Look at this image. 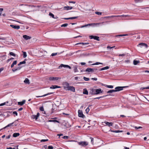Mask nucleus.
Listing matches in <instances>:
<instances>
[{
  "instance_id": "5fc2aeb1",
  "label": "nucleus",
  "mask_w": 149,
  "mask_h": 149,
  "mask_svg": "<svg viewBox=\"0 0 149 149\" xmlns=\"http://www.w3.org/2000/svg\"><path fill=\"white\" fill-rule=\"evenodd\" d=\"M95 14H96L98 15H101L102 14V13L101 12H95Z\"/></svg>"
},
{
  "instance_id": "338daca9",
  "label": "nucleus",
  "mask_w": 149,
  "mask_h": 149,
  "mask_svg": "<svg viewBox=\"0 0 149 149\" xmlns=\"http://www.w3.org/2000/svg\"><path fill=\"white\" fill-rule=\"evenodd\" d=\"M23 109L22 107H21L18 109V111H21Z\"/></svg>"
},
{
  "instance_id": "dca6fc26",
  "label": "nucleus",
  "mask_w": 149,
  "mask_h": 149,
  "mask_svg": "<svg viewBox=\"0 0 149 149\" xmlns=\"http://www.w3.org/2000/svg\"><path fill=\"white\" fill-rule=\"evenodd\" d=\"M23 37L26 40H28L31 38V37L26 35H24L23 36Z\"/></svg>"
},
{
  "instance_id": "0e129e2a",
  "label": "nucleus",
  "mask_w": 149,
  "mask_h": 149,
  "mask_svg": "<svg viewBox=\"0 0 149 149\" xmlns=\"http://www.w3.org/2000/svg\"><path fill=\"white\" fill-rule=\"evenodd\" d=\"M120 17H127L128 15H120Z\"/></svg>"
},
{
  "instance_id": "a878e982",
  "label": "nucleus",
  "mask_w": 149,
  "mask_h": 149,
  "mask_svg": "<svg viewBox=\"0 0 149 149\" xmlns=\"http://www.w3.org/2000/svg\"><path fill=\"white\" fill-rule=\"evenodd\" d=\"M17 63V61H14L13 63L11 64V68H13L14 65H15Z\"/></svg>"
},
{
  "instance_id": "052dcab7",
  "label": "nucleus",
  "mask_w": 149,
  "mask_h": 149,
  "mask_svg": "<svg viewBox=\"0 0 149 149\" xmlns=\"http://www.w3.org/2000/svg\"><path fill=\"white\" fill-rule=\"evenodd\" d=\"M119 16H118V15L114 16V15H113V16H110V17H119Z\"/></svg>"
},
{
  "instance_id": "1a4fd4ad",
  "label": "nucleus",
  "mask_w": 149,
  "mask_h": 149,
  "mask_svg": "<svg viewBox=\"0 0 149 149\" xmlns=\"http://www.w3.org/2000/svg\"><path fill=\"white\" fill-rule=\"evenodd\" d=\"M138 46H139V47H144L146 48H147L148 47V46L146 44L143 43H139Z\"/></svg>"
},
{
  "instance_id": "69168bd1",
  "label": "nucleus",
  "mask_w": 149,
  "mask_h": 149,
  "mask_svg": "<svg viewBox=\"0 0 149 149\" xmlns=\"http://www.w3.org/2000/svg\"><path fill=\"white\" fill-rule=\"evenodd\" d=\"M69 3H75L76 2L75 1H69Z\"/></svg>"
},
{
  "instance_id": "c03bdc74",
  "label": "nucleus",
  "mask_w": 149,
  "mask_h": 149,
  "mask_svg": "<svg viewBox=\"0 0 149 149\" xmlns=\"http://www.w3.org/2000/svg\"><path fill=\"white\" fill-rule=\"evenodd\" d=\"M84 79L86 81H88L89 80V78L85 77H84Z\"/></svg>"
},
{
  "instance_id": "6e6d98bb",
  "label": "nucleus",
  "mask_w": 149,
  "mask_h": 149,
  "mask_svg": "<svg viewBox=\"0 0 149 149\" xmlns=\"http://www.w3.org/2000/svg\"><path fill=\"white\" fill-rule=\"evenodd\" d=\"M69 138V137L67 136H64L63 137V139H68Z\"/></svg>"
},
{
  "instance_id": "a211bd4d",
  "label": "nucleus",
  "mask_w": 149,
  "mask_h": 149,
  "mask_svg": "<svg viewBox=\"0 0 149 149\" xmlns=\"http://www.w3.org/2000/svg\"><path fill=\"white\" fill-rule=\"evenodd\" d=\"M53 93H47V94H45L43 95H42V96H36V97H45V96H46L47 95H50V94H52Z\"/></svg>"
},
{
  "instance_id": "9b49d317",
  "label": "nucleus",
  "mask_w": 149,
  "mask_h": 149,
  "mask_svg": "<svg viewBox=\"0 0 149 149\" xmlns=\"http://www.w3.org/2000/svg\"><path fill=\"white\" fill-rule=\"evenodd\" d=\"M59 78L58 77H51L49 78V79L50 80L55 81L58 80Z\"/></svg>"
},
{
  "instance_id": "6ab92c4d",
  "label": "nucleus",
  "mask_w": 149,
  "mask_h": 149,
  "mask_svg": "<svg viewBox=\"0 0 149 149\" xmlns=\"http://www.w3.org/2000/svg\"><path fill=\"white\" fill-rule=\"evenodd\" d=\"M25 100H24L22 101V102H18V105H20L21 106L22 105H23L25 103Z\"/></svg>"
},
{
  "instance_id": "3c124183",
  "label": "nucleus",
  "mask_w": 149,
  "mask_h": 149,
  "mask_svg": "<svg viewBox=\"0 0 149 149\" xmlns=\"http://www.w3.org/2000/svg\"><path fill=\"white\" fill-rule=\"evenodd\" d=\"M53 147L51 146H49L48 147L47 149H53Z\"/></svg>"
},
{
  "instance_id": "79ce46f5",
  "label": "nucleus",
  "mask_w": 149,
  "mask_h": 149,
  "mask_svg": "<svg viewBox=\"0 0 149 149\" xmlns=\"http://www.w3.org/2000/svg\"><path fill=\"white\" fill-rule=\"evenodd\" d=\"M89 106H88V107L86 109V111L87 113H88L90 110V109L89 108Z\"/></svg>"
},
{
  "instance_id": "13d9d810",
  "label": "nucleus",
  "mask_w": 149,
  "mask_h": 149,
  "mask_svg": "<svg viewBox=\"0 0 149 149\" xmlns=\"http://www.w3.org/2000/svg\"><path fill=\"white\" fill-rule=\"evenodd\" d=\"M13 114H15L16 116H17V112L16 111H14L13 112Z\"/></svg>"
},
{
  "instance_id": "393cba45",
  "label": "nucleus",
  "mask_w": 149,
  "mask_h": 149,
  "mask_svg": "<svg viewBox=\"0 0 149 149\" xmlns=\"http://www.w3.org/2000/svg\"><path fill=\"white\" fill-rule=\"evenodd\" d=\"M89 44V43H83V42H80L77 43L76 44V45H78L79 44H82V45H87Z\"/></svg>"
},
{
  "instance_id": "c85d7f7f",
  "label": "nucleus",
  "mask_w": 149,
  "mask_h": 149,
  "mask_svg": "<svg viewBox=\"0 0 149 149\" xmlns=\"http://www.w3.org/2000/svg\"><path fill=\"white\" fill-rule=\"evenodd\" d=\"M116 92V91H115V90H110L107 91V93H112L113 92Z\"/></svg>"
},
{
  "instance_id": "ddd939ff",
  "label": "nucleus",
  "mask_w": 149,
  "mask_h": 149,
  "mask_svg": "<svg viewBox=\"0 0 149 149\" xmlns=\"http://www.w3.org/2000/svg\"><path fill=\"white\" fill-rule=\"evenodd\" d=\"M95 95L99 94L100 93H102V91L101 89H95Z\"/></svg>"
},
{
  "instance_id": "a19ab883",
  "label": "nucleus",
  "mask_w": 149,
  "mask_h": 149,
  "mask_svg": "<svg viewBox=\"0 0 149 149\" xmlns=\"http://www.w3.org/2000/svg\"><path fill=\"white\" fill-rule=\"evenodd\" d=\"M8 103V102H5L4 103L1 104H0V106H3L5 104H6V103Z\"/></svg>"
},
{
  "instance_id": "f3484780",
  "label": "nucleus",
  "mask_w": 149,
  "mask_h": 149,
  "mask_svg": "<svg viewBox=\"0 0 149 149\" xmlns=\"http://www.w3.org/2000/svg\"><path fill=\"white\" fill-rule=\"evenodd\" d=\"M104 123L108 125L109 127L112 126L113 125V123H109L108 122L105 121Z\"/></svg>"
},
{
  "instance_id": "774afa93",
  "label": "nucleus",
  "mask_w": 149,
  "mask_h": 149,
  "mask_svg": "<svg viewBox=\"0 0 149 149\" xmlns=\"http://www.w3.org/2000/svg\"><path fill=\"white\" fill-rule=\"evenodd\" d=\"M81 64L82 65H84L86 64V63H85L81 62Z\"/></svg>"
},
{
  "instance_id": "864d4df0",
  "label": "nucleus",
  "mask_w": 149,
  "mask_h": 149,
  "mask_svg": "<svg viewBox=\"0 0 149 149\" xmlns=\"http://www.w3.org/2000/svg\"><path fill=\"white\" fill-rule=\"evenodd\" d=\"M22 68V67L20 66H18V67H17L16 69H17V70H20L21 68Z\"/></svg>"
},
{
  "instance_id": "e433bc0d",
  "label": "nucleus",
  "mask_w": 149,
  "mask_h": 149,
  "mask_svg": "<svg viewBox=\"0 0 149 149\" xmlns=\"http://www.w3.org/2000/svg\"><path fill=\"white\" fill-rule=\"evenodd\" d=\"M68 25V24L67 23H65V24H62V25H61V27H66Z\"/></svg>"
},
{
  "instance_id": "09e8293b",
  "label": "nucleus",
  "mask_w": 149,
  "mask_h": 149,
  "mask_svg": "<svg viewBox=\"0 0 149 149\" xmlns=\"http://www.w3.org/2000/svg\"><path fill=\"white\" fill-rule=\"evenodd\" d=\"M48 141V139H42L41 140V142H45Z\"/></svg>"
},
{
  "instance_id": "cd10ccee",
  "label": "nucleus",
  "mask_w": 149,
  "mask_h": 149,
  "mask_svg": "<svg viewBox=\"0 0 149 149\" xmlns=\"http://www.w3.org/2000/svg\"><path fill=\"white\" fill-rule=\"evenodd\" d=\"M49 15L51 16L53 18L56 19L57 18V16H56V17H54V15L52 13H49Z\"/></svg>"
},
{
  "instance_id": "f704fd0d",
  "label": "nucleus",
  "mask_w": 149,
  "mask_h": 149,
  "mask_svg": "<svg viewBox=\"0 0 149 149\" xmlns=\"http://www.w3.org/2000/svg\"><path fill=\"white\" fill-rule=\"evenodd\" d=\"M23 57L25 58L26 57L27 55L26 52H23Z\"/></svg>"
},
{
  "instance_id": "2f4dec72",
  "label": "nucleus",
  "mask_w": 149,
  "mask_h": 149,
  "mask_svg": "<svg viewBox=\"0 0 149 149\" xmlns=\"http://www.w3.org/2000/svg\"><path fill=\"white\" fill-rule=\"evenodd\" d=\"M74 72H78L77 66H75L74 67Z\"/></svg>"
},
{
  "instance_id": "f257e3e1",
  "label": "nucleus",
  "mask_w": 149,
  "mask_h": 149,
  "mask_svg": "<svg viewBox=\"0 0 149 149\" xmlns=\"http://www.w3.org/2000/svg\"><path fill=\"white\" fill-rule=\"evenodd\" d=\"M104 23V22H102L101 23H94V24H88L85 25L84 26H81V27L83 28V27H86L88 26H91V25H99L100 24H103Z\"/></svg>"
},
{
  "instance_id": "e2e57ef3",
  "label": "nucleus",
  "mask_w": 149,
  "mask_h": 149,
  "mask_svg": "<svg viewBox=\"0 0 149 149\" xmlns=\"http://www.w3.org/2000/svg\"><path fill=\"white\" fill-rule=\"evenodd\" d=\"M91 79L94 80L95 81H96L97 80V78H91Z\"/></svg>"
},
{
  "instance_id": "72a5a7b5",
  "label": "nucleus",
  "mask_w": 149,
  "mask_h": 149,
  "mask_svg": "<svg viewBox=\"0 0 149 149\" xmlns=\"http://www.w3.org/2000/svg\"><path fill=\"white\" fill-rule=\"evenodd\" d=\"M9 54L10 55H11L14 56H16V54H14V53L12 52H10L9 53Z\"/></svg>"
},
{
  "instance_id": "5701e85b",
  "label": "nucleus",
  "mask_w": 149,
  "mask_h": 149,
  "mask_svg": "<svg viewBox=\"0 0 149 149\" xmlns=\"http://www.w3.org/2000/svg\"><path fill=\"white\" fill-rule=\"evenodd\" d=\"M19 135V133H14L13 134V137H16Z\"/></svg>"
},
{
  "instance_id": "412c9836",
  "label": "nucleus",
  "mask_w": 149,
  "mask_h": 149,
  "mask_svg": "<svg viewBox=\"0 0 149 149\" xmlns=\"http://www.w3.org/2000/svg\"><path fill=\"white\" fill-rule=\"evenodd\" d=\"M60 87L56 85H52L50 87V89H55L57 88H60Z\"/></svg>"
},
{
  "instance_id": "ea45409f",
  "label": "nucleus",
  "mask_w": 149,
  "mask_h": 149,
  "mask_svg": "<svg viewBox=\"0 0 149 149\" xmlns=\"http://www.w3.org/2000/svg\"><path fill=\"white\" fill-rule=\"evenodd\" d=\"M49 122H57V123H59V122L57 120H49Z\"/></svg>"
},
{
  "instance_id": "58836bf2",
  "label": "nucleus",
  "mask_w": 149,
  "mask_h": 149,
  "mask_svg": "<svg viewBox=\"0 0 149 149\" xmlns=\"http://www.w3.org/2000/svg\"><path fill=\"white\" fill-rule=\"evenodd\" d=\"M60 54V53H53L52 54H51V56H55L57 54Z\"/></svg>"
},
{
  "instance_id": "423d86ee",
  "label": "nucleus",
  "mask_w": 149,
  "mask_h": 149,
  "mask_svg": "<svg viewBox=\"0 0 149 149\" xmlns=\"http://www.w3.org/2000/svg\"><path fill=\"white\" fill-rule=\"evenodd\" d=\"M78 144L79 145L82 146H87L88 144V143L85 141L79 142Z\"/></svg>"
},
{
  "instance_id": "f03ea898",
  "label": "nucleus",
  "mask_w": 149,
  "mask_h": 149,
  "mask_svg": "<svg viewBox=\"0 0 149 149\" xmlns=\"http://www.w3.org/2000/svg\"><path fill=\"white\" fill-rule=\"evenodd\" d=\"M78 116L79 117L84 118L85 117V116L83 114L82 111L81 110H79L78 111Z\"/></svg>"
},
{
  "instance_id": "b1692460",
  "label": "nucleus",
  "mask_w": 149,
  "mask_h": 149,
  "mask_svg": "<svg viewBox=\"0 0 149 149\" xmlns=\"http://www.w3.org/2000/svg\"><path fill=\"white\" fill-rule=\"evenodd\" d=\"M109 67L107 66L105 67H104L102 68H101V69H100V71H102V70H107V69H109Z\"/></svg>"
},
{
  "instance_id": "de8ad7c7",
  "label": "nucleus",
  "mask_w": 149,
  "mask_h": 149,
  "mask_svg": "<svg viewBox=\"0 0 149 149\" xmlns=\"http://www.w3.org/2000/svg\"><path fill=\"white\" fill-rule=\"evenodd\" d=\"M107 87L108 88H113V86L112 85H107Z\"/></svg>"
},
{
  "instance_id": "49530a36",
  "label": "nucleus",
  "mask_w": 149,
  "mask_h": 149,
  "mask_svg": "<svg viewBox=\"0 0 149 149\" xmlns=\"http://www.w3.org/2000/svg\"><path fill=\"white\" fill-rule=\"evenodd\" d=\"M40 110L41 111H44V109L43 107H41L40 108Z\"/></svg>"
},
{
  "instance_id": "473e14b6",
  "label": "nucleus",
  "mask_w": 149,
  "mask_h": 149,
  "mask_svg": "<svg viewBox=\"0 0 149 149\" xmlns=\"http://www.w3.org/2000/svg\"><path fill=\"white\" fill-rule=\"evenodd\" d=\"M111 132H115V133H118L120 132H123L122 131L120 130H111Z\"/></svg>"
},
{
  "instance_id": "4c0bfd02",
  "label": "nucleus",
  "mask_w": 149,
  "mask_h": 149,
  "mask_svg": "<svg viewBox=\"0 0 149 149\" xmlns=\"http://www.w3.org/2000/svg\"><path fill=\"white\" fill-rule=\"evenodd\" d=\"M99 64H102V63H100V62H96L95 63L91 65H98Z\"/></svg>"
},
{
  "instance_id": "20e7f679",
  "label": "nucleus",
  "mask_w": 149,
  "mask_h": 149,
  "mask_svg": "<svg viewBox=\"0 0 149 149\" xmlns=\"http://www.w3.org/2000/svg\"><path fill=\"white\" fill-rule=\"evenodd\" d=\"M89 38L90 39H94L98 41L100 40L99 37L97 36H89Z\"/></svg>"
},
{
  "instance_id": "6e6552de",
  "label": "nucleus",
  "mask_w": 149,
  "mask_h": 149,
  "mask_svg": "<svg viewBox=\"0 0 149 149\" xmlns=\"http://www.w3.org/2000/svg\"><path fill=\"white\" fill-rule=\"evenodd\" d=\"M74 87L73 86H69L68 87V88L66 90H70L72 92H74L75 91Z\"/></svg>"
},
{
  "instance_id": "c9c22d12",
  "label": "nucleus",
  "mask_w": 149,
  "mask_h": 149,
  "mask_svg": "<svg viewBox=\"0 0 149 149\" xmlns=\"http://www.w3.org/2000/svg\"><path fill=\"white\" fill-rule=\"evenodd\" d=\"M143 0H134V1L136 3H138L141 2Z\"/></svg>"
},
{
  "instance_id": "f8f14e48",
  "label": "nucleus",
  "mask_w": 149,
  "mask_h": 149,
  "mask_svg": "<svg viewBox=\"0 0 149 149\" xmlns=\"http://www.w3.org/2000/svg\"><path fill=\"white\" fill-rule=\"evenodd\" d=\"M85 71L88 72H94L93 68H87L86 69Z\"/></svg>"
},
{
  "instance_id": "a18cd8bd",
  "label": "nucleus",
  "mask_w": 149,
  "mask_h": 149,
  "mask_svg": "<svg viewBox=\"0 0 149 149\" xmlns=\"http://www.w3.org/2000/svg\"><path fill=\"white\" fill-rule=\"evenodd\" d=\"M91 140V142L92 144H93V138L91 137L90 138Z\"/></svg>"
},
{
  "instance_id": "0eeeda50",
  "label": "nucleus",
  "mask_w": 149,
  "mask_h": 149,
  "mask_svg": "<svg viewBox=\"0 0 149 149\" xmlns=\"http://www.w3.org/2000/svg\"><path fill=\"white\" fill-rule=\"evenodd\" d=\"M95 89L91 88L89 94L91 95H95Z\"/></svg>"
},
{
  "instance_id": "c756f323",
  "label": "nucleus",
  "mask_w": 149,
  "mask_h": 149,
  "mask_svg": "<svg viewBox=\"0 0 149 149\" xmlns=\"http://www.w3.org/2000/svg\"><path fill=\"white\" fill-rule=\"evenodd\" d=\"M26 60L25 59V60L23 61H22V62H20L18 65V66H19L22 64H25L26 63V62L25 61V60Z\"/></svg>"
},
{
  "instance_id": "bb28decb",
  "label": "nucleus",
  "mask_w": 149,
  "mask_h": 149,
  "mask_svg": "<svg viewBox=\"0 0 149 149\" xmlns=\"http://www.w3.org/2000/svg\"><path fill=\"white\" fill-rule=\"evenodd\" d=\"M140 62V61L139 60L136 61L134 60L133 61V64L134 65H136L138 63Z\"/></svg>"
},
{
  "instance_id": "39448f33",
  "label": "nucleus",
  "mask_w": 149,
  "mask_h": 149,
  "mask_svg": "<svg viewBox=\"0 0 149 149\" xmlns=\"http://www.w3.org/2000/svg\"><path fill=\"white\" fill-rule=\"evenodd\" d=\"M124 88H125L124 86H118L116 87L115 90L116 91V92L122 90Z\"/></svg>"
},
{
  "instance_id": "9d476101",
  "label": "nucleus",
  "mask_w": 149,
  "mask_h": 149,
  "mask_svg": "<svg viewBox=\"0 0 149 149\" xmlns=\"http://www.w3.org/2000/svg\"><path fill=\"white\" fill-rule=\"evenodd\" d=\"M62 67H64V68H68L70 69H71V67L70 66H69L68 65H63V64L59 66L58 68L59 69H60Z\"/></svg>"
},
{
  "instance_id": "8fccbe9b",
  "label": "nucleus",
  "mask_w": 149,
  "mask_h": 149,
  "mask_svg": "<svg viewBox=\"0 0 149 149\" xmlns=\"http://www.w3.org/2000/svg\"><path fill=\"white\" fill-rule=\"evenodd\" d=\"M115 47V46H113V47H111L109 46H108L107 47V49H111L113 47Z\"/></svg>"
},
{
  "instance_id": "7c9ffc66",
  "label": "nucleus",
  "mask_w": 149,
  "mask_h": 149,
  "mask_svg": "<svg viewBox=\"0 0 149 149\" xmlns=\"http://www.w3.org/2000/svg\"><path fill=\"white\" fill-rule=\"evenodd\" d=\"M13 123H14L13 122V123H12L9 124L7 125L6 127H3V129H4L7 127L11 126L13 124Z\"/></svg>"
},
{
  "instance_id": "4d7b16f0",
  "label": "nucleus",
  "mask_w": 149,
  "mask_h": 149,
  "mask_svg": "<svg viewBox=\"0 0 149 149\" xmlns=\"http://www.w3.org/2000/svg\"><path fill=\"white\" fill-rule=\"evenodd\" d=\"M3 10V9L2 8H0V16L1 15V14L2 13V11Z\"/></svg>"
},
{
  "instance_id": "7ed1b4c3",
  "label": "nucleus",
  "mask_w": 149,
  "mask_h": 149,
  "mask_svg": "<svg viewBox=\"0 0 149 149\" xmlns=\"http://www.w3.org/2000/svg\"><path fill=\"white\" fill-rule=\"evenodd\" d=\"M63 85L64 88L65 90H66L68 88V87L69 86V83L67 82H63Z\"/></svg>"
},
{
  "instance_id": "2eb2a0df",
  "label": "nucleus",
  "mask_w": 149,
  "mask_h": 149,
  "mask_svg": "<svg viewBox=\"0 0 149 149\" xmlns=\"http://www.w3.org/2000/svg\"><path fill=\"white\" fill-rule=\"evenodd\" d=\"M10 26L12 28L17 29H18L20 28V26H16L13 25H10Z\"/></svg>"
},
{
  "instance_id": "603ef678",
  "label": "nucleus",
  "mask_w": 149,
  "mask_h": 149,
  "mask_svg": "<svg viewBox=\"0 0 149 149\" xmlns=\"http://www.w3.org/2000/svg\"><path fill=\"white\" fill-rule=\"evenodd\" d=\"M14 59V58H11L10 59H8L7 61L8 62H9V61H10V60H13Z\"/></svg>"
},
{
  "instance_id": "aec40b11",
  "label": "nucleus",
  "mask_w": 149,
  "mask_h": 149,
  "mask_svg": "<svg viewBox=\"0 0 149 149\" xmlns=\"http://www.w3.org/2000/svg\"><path fill=\"white\" fill-rule=\"evenodd\" d=\"M24 82L26 84H30V82L28 78H26L24 81Z\"/></svg>"
},
{
  "instance_id": "680f3d73",
  "label": "nucleus",
  "mask_w": 149,
  "mask_h": 149,
  "mask_svg": "<svg viewBox=\"0 0 149 149\" xmlns=\"http://www.w3.org/2000/svg\"><path fill=\"white\" fill-rule=\"evenodd\" d=\"M10 136H11V135L10 134L9 135H8V136H6V138L7 139H9L10 138Z\"/></svg>"
},
{
  "instance_id": "4be33fe9",
  "label": "nucleus",
  "mask_w": 149,
  "mask_h": 149,
  "mask_svg": "<svg viewBox=\"0 0 149 149\" xmlns=\"http://www.w3.org/2000/svg\"><path fill=\"white\" fill-rule=\"evenodd\" d=\"M83 93L84 94L88 95V92L86 88H85L83 90Z\"/></svg>"
},
{
  "instance_id": "4468645a",
  "label": "nucleus",
  "mask_w": 149,
  "mask_h": 149,
  "mask_svg": "<svg viewBox=\"0 0 149 149\" xmlns=\"http://www.w3.org/2000/svg\"><path fill=\"white\" fill-rule=\"evenodd\" d=\"M72 7L71 6H64L63 8V9L64 10H68L72 9Z\"/></svg>"
},
{
  "instance_id": "bf43d9fd",
  "label": "nucleus",
  "mask_w": 149,
  "mask_h": 149,
  "mask_svg": "<svg viewBox=\"0 0 149 149\" xmlns=\"http://www.w3.org/2000/svg\"><path fill=\"white\" fill-rule=\"evenodd\" d=\"M33 118H35L36 120L38 118V116H37L36 115H34Z\"/></svg>"
},
{
  "instance_id": "37998d69",
  "label": "nucleus",
  "mask_w": 149,
  "mask_h": 149,
  "mask_svg": "<svg viewBox=\"0 0 149 149\" xmlns=\"http://www.w3.org/2000/svg\"><path fill=\"white\" fill-rule=\"evenodd\" d=\"M78 17H70V19H76Z\"/></svg>"
}]
</instances>
